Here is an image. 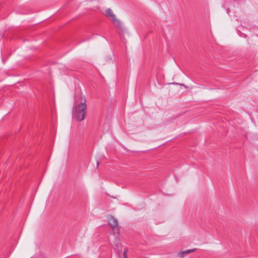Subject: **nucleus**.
Segmentation results:
<instances>
[{"label":"nucleus","instance_id":"f257e3e1","mask_svg":"<svg viewBox=\"0 0 258 258\" xmlns=\"http://www.w3.org/2000/svg\"><path fill=\"white\" fill-rule=\"evenodd\" d=\"M86 104L85 96H81L79 100H76L73 108V116L78 121H81L84 119L86 114Z\"/></svg>","mask_w":258,"mask_h":258},{"label":"nucleus","instance_id":"f03ea898","mask_svg":"<svg viewBox=\"0 0 258 258\" xmlns=\"http://www.w3.org/2000/svg\"><path fill=\"white\" fill-rule=\"evenodd\" d=\"M105 13L106 16L110 17L112 19V22L114 23L118 28H121L122 25L121 22L116 18L115 15L113 14L111 9H107L105 11Z\"/></svg>","mask_w":258,"mask_h":258},{"label":"nucleus","instance_id":"7ed1b4c3","mask_svg":"<svg viewBox=\"0 0 258 258\" xmlns=\"http://www.w3.org/2000/svg\"><path fill=\"white\" fill-rule=\"evenodd\" d=\"M108 222L109 224L112 228L114 230L113 233L118 234L119 233V228L118 227V222L116 219H115L113 216H110L108 218Z\"/></svg>","mask_w":258,"mask_h":258},{"label":"nucleus","instance_id":"20e7f679","mask_svg":"<svg viewBox=\"0 0 258 258\" xmlns=\"http://www.w3.org/2000/svg\"><path fill=\"white\" fill-rule=\"evenodd\" d=\"M196 250V248H194V249L186 250L185 251H181L178 253V256L179 257L183 258L185 256L186 254L193 252L195 251Z\"/></svg>","mask_w":258,"mask_h":258},{"label":"nucleus","instance_id":"39448f33","mask_svg":"<svg viewBox=\"0 0 258 258\" xmlns=\"http://www.w3.org/2000/svg\"><path fill=\"white\" fill-rule=\"evenodd\" d=\"M126 250H124V251H123V255H124V258H128L127 257V256L126 255Z\"/></svg>","mask_w":258,"mask_h":258}]
</instances>
